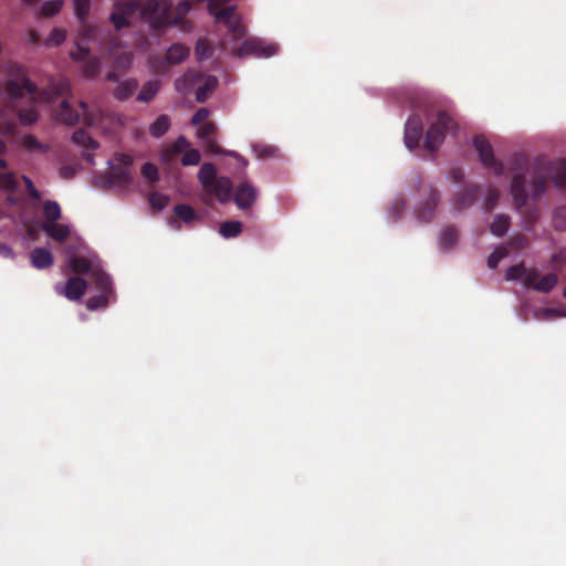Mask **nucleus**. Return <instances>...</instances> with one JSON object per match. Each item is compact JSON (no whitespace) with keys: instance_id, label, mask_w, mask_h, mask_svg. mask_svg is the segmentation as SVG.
I'll return each mask as SVG.
<instances>
[{"instance_id":"obj_1","label":"nucleus","mask_w":566,"mask_h":566,"mask_svg":"<svg viewBox=\"0 0 566 566\" xmlns=\"http://www.w3.org/2000/svg\"><path fill=\"white\" fill-rule=\"evenodd\" d=\"M511 170L514 171L510 187L513 203L523 218L524 228L531 231L539 217V211L536 207H527V201L541 199L546 191L547 178L542 174H534L532 180L527 181L528 159L521 154L512 157Z\"/></svg>"},{"instance_id":"obj_2","label":"nucleus","mask_w":566,"mask_h":566,"mask_svg":"<svg viewBox=\"0 0 566 566\" xmlns=\"http://www.w3.org/2000/svg\"><path fill=\"white\" fill-rule=\"evenodd\" d=\"M3 70L8 75V80L4 84V92L12 103L17 102L24 95H29L34 98L36 94H39L41 99L50 102L59 96L69 94L71 91L70 81L63 76L51 78L48 86L40 91L28 77L25 67L15 61H7L3 65Z\"/></svg>"},{"instance_id":"obj_3","label":"nucleus","mask_w":566,"mask_h":566,"mask_svg":"<svg viewBox=\"0 0 566 566\" xmlns=\"http://www.w3.org/2000/svg\"><path fill=\"white\" fill-rule=\"evenodd\" d=\"M191 9L188 0L180 1L174 7L171 0H146L140 2V18L146 21L153 30L161 31L171 25H180Z\"/></svg>"},{"instance_id":"obj_4","label":"nucleus","mask_w":566,"mask_h":566,"mask_svg":"<svg viewBox=\"0 0 566 566\" xmlns=\"http://www.w3.org/2000/svg\"><path fill=\"white\" fill-rule=\"evenodd\" d=\"M103 113L99 107H90L85 102H80L78 108H73L67 101H63L56 112V118L66 124L75 125L81 117L88 126H95L102 119Z\"/></svg>"},{"instance_id":"obj_5","label":"nucleus","mask_w":566,"mask_h":566,"mask_svg":"<svg viewBox=\"0 0 566 566\" xmlns=\"http://www.w3.org/2000/svg\"><path fill=\"white\" fill-rule=\"evenodd\" d=\"M413 185L419 196L415 206V216L419 221L430 222L436 216L440 199L439 192L431 185H423L420 177H417Z\"/></svg>"},{"instance_id":"obj_6","label":"nucleus","mask_w":566,"mask_h":566,"mask_svg":"<svg viewBox=\"0 0 566 566\" xmlns=\"http://www.w3.org/2000/svg\"><path fill=\"white\" fill-rule=\"evenodd\" d=\"M109 165V169L106 172L107 182L113 187L127 189L133 181L130 174V167L133 165L132 156L117 153L114 155Z\"/></svg>"},{"instance_id":"obj_7","label":"nucleus","mask_w":566,"mask_h":566,"mask_svg":"<svg viewBox=\"0 0 566 566\" xmlns=\"http://www.w3.org/2000/svg\"><path fill=\"white\" fill-rule=\"evenodd\" d=\"M455 126L454 119L446 111H440L437 120L431 124L427 132L424 140L426 149L431 153L436 151L443 143L446 134L451 132Z\"/></svg>"},{"instance_id":"obj_8","label":"nucleus","mask_w":566,"mask_h":566,"mask_svg":"<svg viewBox=\"0 0 566 566\" xmlns=\"http://www.w3.org/2000/svg\"><path fill=\"white\" fill-rule=\"evenodd\" d=\"M137 14L140 15L139 0H116L113 4L109 22L113 24L115 30L119 31L124 28L130 27L132 20Z\"/></svg>"},{"instance_id":"obj_9","label":"nucleus","mask_w":566,"mask_h":566,"mask_svg":"<svg viewBox=\"0 0 566 566\" xmlns=\"http://www.w3.org/2000/svg\"><path fill=\"white\" fill-rule=\"evenodd\" d=\"M473 146L479 154L481 163L493 170L496 176H501L504 172V166L501 161L496 160L493 154V148L490 142L482 135H478L473 138Z\"/></svg>"},{"instance_id":"obj_10","label":"nucleus","mask_w":566,"mask_h":566,"mask_svg":"<svg viewBox=\"0 0 566 566\" xmlns=\"http://www.w3.org/2000/svg\"><path fill=\"white\" fill-rule=\"evenodd\" d=\"M216 132H217V126L212 122H207V123L202 124L197 132L198 138H200L203 142L207 150H209L213 154H227L229 156L240 159L244 166L248 165V161L245 159H243L238 153L224 151L217 144V142L213 138V135L216 134Z\"/></svg>"},{"instance_id":"obj_11","label":"nucleus","mask_w":566,"mask_h":566,"mask_svg":"<svg viewBox=\"0 0 566 566\" xmlns=\"http://www.w3.org/2000/svg\"><path fill=\"white\" fill-rule=\"evenodd\" d=\"M217 22H222L228 28L233 40H241L245 34V28L241 23L240 17L235 13V7L229 6L218 12L214 17Z\"/></svg>"},{"instance_id":"obj_12","label":"nucleus","mask_w":566,"mask_h":566,"mask_svg":"<svg viewBox=\"0 0 566 566\" xmlns=\"http://www.w3.org/2000/svg\"><path fill=\"white\" fill-rule=\"evenodd\" d=\"M106 81L116 83L113 90V96L118 101H126L134 95L138 88V82L135 78L120 81L117 72L111 71L106 74Z\"/></svg>"},{"instance_id":"obj_13","label":"nucleus","mask_w":566,"mask_h":566,"mask_svg":"<svg viewBox=\"0 0 566 566\" xmlns=\"http://www.w3.org/2000/svg\"><path fill=\"white\" fill-rule=\"evenodd\" d=\"M275 46H265L260 40L248 39L244 40L241 45L233 51V54L238 57H244L248 55L271 56L275 53Z\"/></svg>"},{"instance_id":"obj_14","label":"nucleus","mask_w":566,"mask_h":566,"mask_svg":"<svg viewBox=\"0 0 566 566\" xmlns=\"http://www.w3.org/2000/svg\"><path fill=\"white\" fill-rule=\"evenodd\" d=\"M86 289V281L80 276L70 277L65 283V286L60 284L55 285V292L60 295H64L70 301L81 300Z\"/></svg>"},{"instance_id":"obj_15","label":"nucleus","mask_w":566,"mask_h":566,"mask_svg":"<svg viewBox=\"0 0 566 566\" xmlns=\"http://www.w3.org/2000/svg\"><path fill=\"white\" fill-rule=\"evenodd\" d=\"M423 133L422 119L418 115L408 118L405 126V144L412 150L419 146Z\"/></svg>"},{"instance_id":"obj_16","label":"nucleus","mask_w":566,"mask_h":566,"mask_svg":"<svg viewBox=\"0 0 566 566\" xmlns=\"http://www.w3.org/2000/svg\"><path fill=\"white\" fill-rule=\"evenodd\" d=\"M538 276V271L536 269H527L524 262L510 266L505 273V279L507 281L523 280V284L526 287L532 283L533 280H536Z\"/></svg>"},{"instance_id":"obj_17","label":"nucleus","mask_w":566,"mask_h":566,"mask_svg":"<svg viewBox=\"0 0 566 566\" xmlns=\"http://www.w3.org/2000/svg\"><path fill=\"white\" fill-rule=\"evenodd\" d=\"M258 191L248 181H242L235 190L234 202L240 209H249L256 200Z\"/></svg>"},{"instance_id":"obj_18","label":"nucleus","mask_w":566,"mask_h":566,"mask_svg":"<svg viewBox=\"0 0 566 566\" xmlns=\"http://www.w3.org/2000/svg\"><path fill=\"white\" fill-rule=\"evenodd\" d=\"M209 195L216 196L217 200L221 203L229 202L233 193V184L229 177L221 176L217 181L207 190Z\"/></svg>"},{"instance_id":"obj_19","label":"nucleus","mask_w":566,"mask_h":566,"mask_svg":"<svg viewBox=\"0 0 566 566\" xmlns=\"http://www.w3.org/2000/svg\"><path fill=\"white\" fill-rule=\"evenodd\" d=\"M202 81L203 75L200 72L189 70L175 81V87L180 94L187 95Z\"/></svg>"},{"instance_id":"obj_20","label":"nucleus","mask_w":566,"mask_h":566,"mask_svg":"<svg viewBox=\"0 0 566 566\" xmlns=\"http://www.w3.org/2000/svg\"><path fill=\"white\" fill-rule=\"evenodd\" d=\"M42 229L50 238L57 242H64L71 233L69 226L56 222H44Z\"/></svg>"},{"instance_id":"obj_21","label":"nucleus","mask_w":566,"mask_h":566,"mask_svg":"<svg viewBox=\"0 0 566 566\" xmlns=\"http://www.w3.org/2000/svg\"><path fill=\"white\" fill-rule=\"evenodd\" d=\"M31 264L35 269H48L53 264V255L45 248H35L30 255Z\"/></svg>"},{"instance_id":"obj_22","label":"nucleus","mask_w":566,"mask_h":566,"mask_svg":"<svg viewBox=\"0 0 566 566\" xmlns=\"http://www.w3.org/2000/svg\"><path fill=\"white\" fill-rule=\"evenodd\" d=\"M479 196V187L472 185L463 189L454 197V206L457 209H463L471 206Z\"/></svg>"},{"instance_id":"obj_23","label":"nucleus","mask_w":566,"mask_h":566,"mask_svg":"<svg viewBox=\"0 0 566 566\" xmlns=\"http://www.w3.org/2000/svg\"><path fill=\"white\" fill-rule=\"evenodd\" d=\"M217 169L213 164L205 163L198 172V180L202 188L207 191L217 181Z\"/></svg>"},{"instance_id":"obj_24","label":"nucleus","mask_w":566,"mask_h":566,"mask_svg":"<svg viewBox=\"0 0 566 566\" xmlns=\"http://www.w3.org/2000/svg\"><path fill=\"white\" fill-rule=\"evenodd\" d=\"M558 283V276L555 273H548L541 279L533 280L527 287L541 293H549Z\"/></svg>"},{"instance_id":"obj_25","label":"nucleus","mask_w":566,"mask_h":566,"mask_svg":"<svg viewBox=\"0 0 566 566\" xmlns=\"http://www.w3.org/2000/svg\"><path fill=\"white\" fill-rule=\"evenodd\" d=\"M99 291V293H106L113 295V285L111 276L102 269L97 268L90 276Z\"/></svg>"},{"instance_id":"obj_26","label":"nucleus","mask_w":566,"mask_h":566,"mask_svg":"<svg viewBox=\"0 0 566 566\" xmlns=\"http://www.w3.org/2000/svg\"><path fill=\"white\" fill-rule=\"evenodd\" d=\"M70 268L76 274H85L91 276L93 271L97 269L88 259L83 256H73L70 260Z\"/></svg>"},{"instance_id":"obj_27","label":"nucleus","mask_w":566,"mask_h":566,"mask_svg":"<svg viewBox=\"0 0 566 566\" xmlns=\"http://www.w3.org/2000/svg\"><path fill=\"white\" fill-rule=\"evenodd\" d=\"M189 55V49L180 43L172 44L166 53V60L169 64H178Z\"/></svg>"},{"instance_id":"obj_28","label":"nucleus","mask_w":566,"mask_h":566,"mask_svg":"<svg viewBox=\"0 0 566 566\" xmlns=\"http://www.w3.org/2000/svg\"><path fill=\"white\" fill-rule=\"evenodd\" d=\"M160 88V82L158 80L148 81L145 83L137 95V101L142 103L150 102Z\"/></svg>"},{"instance_id":"obj_29","label":"nucleus","mask_w":566,"mask_h":566,"mask_svg":"<svg viewBox=\"0 0 566 566\" xmlns=\"http://www.w3.org/2000/svg\"><path fill=\"white\" fill-rule=\"evenodd\" d=\"M176 217H178L185 223H191L200 220V216L195 211L192 207L186 203L176 205L174 208Z\"/></svg>"},{"instance_id":"obj_30","label":"nucleus","mask_w":566,"mask_h":566,"mask_svg":"<svg viewBox=\"0 0 566 566\" xmlns=\"http://www.w3.org/2000/svg\"><path fill=\"white\" fill-rule=\"evenodd\" d=\"M72 140L76 145L87 150H95L98 148V143L93 139L84 129L75 130L72 135Z\"/></svg>"},{"instance_id":"obj_31","label":"nucleus","mask_w":566,"mask_h":566,"mask_svg":"<svg viewBox=\"0 0 566 566\" xmlns=\"http://www.w3.org/2000/svg\"><path fill=\"white\" fill-rule=\"evenodd\" d=\"M36 97L41 98L39 96V94H36L34 96V98L31 97V99H32V105L31 106H29L27 108L19 109L18 116H19L20 123L22 125H32V124L38 122L39 113H38L35 106H34V101H35Z\"/></svg>"},{"instance_id":"obj_32","label":"nucleus","mask_w":566,"mask_h":566,"mask_svg":"<svg viewBox=\"0 0 566 566\" xmlns=\"http://www.w3.org/2000/svg\"><path fill=\"white\" fill-rule=\"evenodd\" d=\"M170 127V118L168 115H160L157 119L149 126V134L153 137L159 138L164 136Z\"/></svg>"},{"instance_id":"obj_33","label":"nucleus","mask_w":566,"mask_h":566,"mask_svg":"<svg viewBox=\"0 0 566 566\" xmlns=\"http://www.w3.org/2000/svg\"><path fill=\"white\" fill-rule=\"evenodd\" d=\"M510 217L506 214H496L490 226L491 232L496 237L504 235L510 228Z\"/></svg>"},{"instance_id":"obj_34","label":"nucleus","mask_w":566,"mask_h":566,"mask_svg":"<svg viewBox=\"0 0 566 566\" xmlns=\"http://www.w3.org/2000/svg\"><path fill=\"white\" fill-rule=\"evenodd\" d=\"M217 78L214 76H208L205 80V83L202 85H199L196 91V99L199 103H205L209 96V94L214 90L217 86Z\"/></svg>"},{"instance_id":"obj_35","label":"nucleus","mask_w":566,"mask_h":566,"mask_svg":"<svg viewBox=\"0 0 566 566\" xmlns=\"http://www.w3.org/2000/svg\"><path fill=\"white\" fill-rule=\"evenodd\" d=\"M219 232L226 239L237 238L242 232V223L240 221H226L221 223Z\"/></svg>"},{"instance_id":"obj_36","label":"nucleus","mask_w":566,"mask_h":566,"mask_svg":"<svg viewBox=\"0 0 566 566\" xmlns=\"http://www.w3.org/2000/svg\"><path fill=\"white\" fill-rule=\"evenodd\" d=\"M45 222H56L61 218V208L56 201L48 200L43 203Z\"/></svg>"},{"instance_id":"obj_37","label":"nucleus","mask_w":566,"mask_h":566,"mask_svg":"<svg viewBox=\"0 0 566 566\" xmlns=\"http://www.w3.org/2000/svg\"><path fill=\"white\" fill-rule=\"evenodd\" d=\"M22 145L30 153H46L49 150V146L39 142L33 135H25L22 138Z\"/></svg>"},{"instance_id":"obj_38","label":"nucleus","mask_w":566,"mask_h":566,"mask_svg":"<svg viewBox=\"0 0 566 566\" xmlns=\"http://www.w3.org/2000/svg\"><path fill=\"white\" fill-rule=\"evenodd\" d=\"M458 240V231L454 227L448 226L441 230L440 244L446 248H452Z\"/></svg>"},{"instance_id":"obj_39","label":"nucleus","mask_w":566,"mask_h":566,"mask_svg":"<svg viewBox=\"0 0 566 566\" xmlns=\"http://www.w3.org/2000/svg\"><path fill=\"white\" fill-rule=\"evenodd\" d=\"M18 187L17 177L13 172H0V189L9 193L15 192Z\"/></svg>"},{"instance_id":"obj_40","label":"nucleus","mask_w":566,"mask_h":566,"mask_svg":"<svg viewBox=\"0 0 566 566\" xmlns=\"http://www.w3.org/2000/svg\"><path fill=\"white\" fill-rule=\"evenodd\" d=\"M74 13L80 22L86 21L91 11V0H73Z\"/></svg>"},{"instance_id":"obj_41","label":"nucleus","mask_w":566,"mask_h":566,"mask_svg":"<svg viewBox=\"0 0 566 566\" xmlns=\"http://www.w3.org/2000/svg\"><path fill=\"white\" fill-rule=\"evenodd\" d=\"M553 227L559 232L566 230V206H559L553 211Z\"/></svg>"},{"instance_id":"obj_42","label":"nucleus","mask_w":566,"mask_h":566,"mask_svg":"<svg viewBox=\"0 0 566 566\" xmlns=\"http://www.w3.org/2000/svg\"><path fill=\"white\" fill-rule=\"evenodd\" d=\"M111 294L99 293L87 298L86 307L91 311L104 308L108 305Z\"/></svg>"},{"instance_id":"obj_43","label":"nucleus","mask_w":566,"mask_h":566,"mask_svg":"<svg viewBox=\"0 0 566 566\" xmlns=\"http://www.w3.org/2000/svg\"><path fill=\"white\" fill-rule=\"evenodd\" d=\"M554 182L558 188L566 186V159H558L555 163Z\"/></svg>"},{"instance_id":"obj_44","label":"nucleus","mask_w":566,"mask_h":566,"mask_svg":"<svg viewBox=\"0 0 566 566\" xmlns=\"http://www.w3.org/2000/svg\"><path fill=\"white\" fill-rule=\"evenodd\" d=\"M82 71H83L84 76L87 77V78L96 77L99 74V71H101V61H99V59L94 57V59L87 60L83 64Z\"/></svg>"},{"instance_id":"obj_45","label":"nucleus","mask_w":566,"mask_h":566,"mask_svg":"<svg viewBox=\"0 0 566 566\" xmlns=\"http://www.w3.org/2000/svg\"><path fill=\"white\" fill-rule=\"evenodd\" d=\"M15 132V122L1 111L0 115V135L12 136Z\"/></svg>"},{"instance_id":"obj_46","label":"nucleus","mask_w":566,"mask_h":566,"mask_svg":"<svg viewBox=\"0 0 566 566\" xmlns=\"http://www.w3.org/2000/svg\"><path fill=\"white\" fill-rule=\"evenodd\" d=\"M196 55L199 60H207L212 55V48L208 40L200 39L196 43Z\"/></svg>"},{"instance_id":"obj_47","label":"nucleus","mask_w":566,"mask_h":566,"mask_svg":"<svg viewBox=\"0 0 566 566\" xmlns=\"http://www.w3.org/2000/svg\"><path fill=\"white\" fill-rule=\"evenodd\" d=\"M510 251L505 247L496 248L488 258V266L495 269L500 261L509 255Z\"/></svg>"},{"instance_id":"obj_48","label":"nucleus","mask_w":566,"mask_h":566,"mask_svg":"<svg viewBox=\"0 0 566 566\" xmlns=\"http://www.w3.org/2000/svg\"><path fill=\"white\" fill-rule=\"evenodd\" d=\"M63 6V0H50L42 4L41 12L44 17H53L57 14Z\"/></svg>"},{"instance_id":"obj_49","label":"nucleus","mask_w":566,"mask_h":566,"mask_svg":"<svg viewBox=\"0 0 566 566\" xmlns=\"http://www.w3.org/2000/svg\"><path fill=\"white\" fill-rule=\"evenodd\" d=\"M190 146L189 142L185 136H179L177 140L172 144L170 149L167 150V158H172L177 154L184 153Z\"/></svg>"},{"instance_id":"obj_50","label":"nucleus","mask_w":566,"mask_h":566,"mask_svg":"<svg viewBox=\"0 0 566 566\" xmlns=\"http://www.w3.org/2000/svg\"><path fill=\"white\" fill-rule=\"evenodd\" d=\"M66 39V31L64 29L54 28L48 39L45 40V44L50 45H60Z\"/></svg>"},{"instance_id":"obj_51","label":"nucleus","mask_w":566,"mask_h":566,"mask_svg":"<svg viewBox=\"0 0 566 566\" xmlns=\"http://www.w3.org/2000/svg\"><path fill=\"white\" fill-rule=\"evenodd\" d=\"M142 175L144 178L149 180L151 184H155L159 180V172L156 165L151 163H145L142 167Z\"/></svg>"},{"instance_id":"obj_52","label":"nucleus","mask_w":566,"mask_h":566,"mask_svg":"<svg viewBox=\"0 0 566 566\" xmlns=\"http://www.w3.org/2000/svg\"><path fill=\"white\" fill-rule=\"evenodd\" d=\"M200 151L198 149L192 148L185 151L181 158V164L184 166H196L200 163Z\"/></svg>"},{"instance_id":"obj_53","label":"nucleus","mask_w":566,"mask_h":566,"mask_svg":"<svg viewBox=\"0 0 566 566\" xmlns=\"http://www.w3.org/2000/svg\"><path fill=\"white\" fill-rule=\"evenodd\" d=\"M407 207V200L403 197L396 198L391 205L390 212L394 216V220L400 218L401 213L405 211Z\"/></svg>"},{"instance_id":"obj_54","label":"nucleus","mask_w":566,"mask_h":566,"mask_svg":"<svg viewBox=\"0 0 566 566\" xmlns=\"http://www.w3.org/2000/svg\"><path fill=\"white\" fill-rule=\"evenodd\" d=\"M168 201L169 198L167 196H164L158 192H154L149 196L150 205L158 210L164 209L168 205Z\"/></svg>"},{"instance_id":"obj_55","label":"nucleus","mask_w":566,"mask_h":566,"mask_svg":"<svg viewBox=\"0 0 566 566\" xmlns=\"http://www.w3.org/2000/svg\"><path fill=\"white\" fill-rule=\"evenodd\" d=\"M528 245V239L526 235L524 234H516V235H513L511 238V240L509 241V247L512 249V250H521V249H525L527 248Z\"/></svg>"},{"instance_id":"obj_56","label":"nucleus","mask_w":566,"mask_h":566,"mask_svg":"<svg viewBox=\"0 0 566 566\" xmlns=\"http://www.w3.org/2000/svg\"><path fill=\"white\" fill-rule=\"evenodd\" d=\"M209 115L210 111L206 107H201L193 114L191 118V124L195 126L205 124Z\"/></svg>"},{"instance_id":"obj_57","label":"nucleus","mask_w":566,"mask_h":566,"mask_svg":"<svg viewBox=\"0 0 566 566\" xmlns=\"http://www.w3.org/2000/svg\"><path fill=\"white\" fill-rule=\"evenodd\" d=\"M500 199V191L497 189H491L485 199V208L488 211H491Z\"/></svg>"},{"instance_id":"obj_58","label":"nucleus","mask_w":566,"mask_h":566,"mask_svg":"<svg viewBox=\"0 0 566 566\" xmlns=\"http://www.w3.org/2000/svg\"><path fill=\"white\" fill-rule=\"evenodd\" d=\"M566 263V248H562L558 252L551 256V265L557 269L559 265Z\"/></svg>"},{"instance_id":"obj_59","label":"nucleus","mask_w":566,"mask_h":566,"mask_svg":"<svg viewBox=\"0 0 566 566\" xmlns=\"http://www.w3.org/2000/svg\"><path fill=\"white\" fill-rule=\"evenodd\" d=\"M88 55L90 50L82 44H77L76 50L71 52V57L75 61H85Z\"/></svg>"},{"instance_id":"obj_60","label":"nucleus","mask_w":566,"mask_h":566,"mask_svg":"<svg viewBox=\"0 0 566 566\" xmlns=\"http://www.w3.org/2000/svg\"><path fill=\"white\" fill-rule=\"evenodd\" d=\"M80 24H81L80 32L84 40H90L95 36V32H96L95 28L87 24L86 21L80 22Z\"/></svg>"},{"instance_id":"obj_61","label":"nucleus","mask_w":566,"mask_h":566,"mask_svg":"<svg viewBox=\"0 0 566 566\" xmlns=\"http://www.w3.org/2000/svg\"><path fill=\"white\" fill-rule=\"evenodd\" d=\"M23 181L25 184L27 191L30 195V197L35 200H39L41 198V195H40L39 190L34 187L32 180L30 178L23 176Z\"/></svg>"},{"instance_id":"obj_62","label":"nucleus","mask_w":566,"mask_h":566,"mask_svg":"<svg viewBox=\"0 0 566 566\" xmlns=\"http://www.w3.org/2000/svg\"><path fill=\"white\" fill-rule=\"evenodd\" d=\"M0 256L6 259H14V252L8 244L0 242Z\"/></svg>"},{"instance_id":"obj_63","label":"nucleus","mask_w":566,"mask_h":566,"mask_svg":"<svg viewBox=\"0 0 566 566\" xmlns=\"http://www.w3.org/2000/svg\"><path fill=\"white\" fill-rule=\"evenodd\" d=\"M451 178H452L453 181L459 182V181L462 180L463 174H462V171L460 169H453L451 171Z\"/></svg>"},{"instance_id":"obj_64","label":"nucleus","mask_w":566,"mask_h":566,"mask_svg":"<svg viewBox=\"0 0 566 566\" xmlns=\"http://www.w3.org/2000/svg\"><path fill=\"white\" fill-rule=\"evenodd\" d=\"M132 62V55L130 54H124L120 59H119V63L120 65H123L124 67H128L129 64Z\"/></svg>"}]
</instances>
